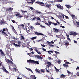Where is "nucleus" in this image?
<instances>
[{"mask_svg":"<svg viewBox=\"0 0 79 79\" xmlns=\"http://www.w3.org/2000/svg\"><path fill=\"white\" fill-rule=\"evenodd\" d=\"M27 62L29 63H33V64H39V61H35L32 60H27Z\"/></svg>","mask_w":79,"mask_h":79,"instance_id":"obj_1","label":"nucleus"},{"mask_svg":"<svg viewBox=\"0 0 79 79\" xmlns=\"http://www.w3.org/2000/svg\"><path fill=\"white\" fill-rule=\"evenodd\" d=\"M5 60L7 62V63H10L11 64H14L11 61L7 58L5 59Z\"/></svg>","mask_w":79,"mask_h":79,"instance_id":"obj_2","label":"nucleus"},{"mask_svg":"<svg viewBox=\"0 0 79 79\" xmlns=\"http://www.w3.org/2000/svg\"><path fill=\"white\" fill-rule=\"evenodd\" d=\"M34 50L37 52V53L39 54V55H41V53H42V51L40 52L39 51H39L37 50V48L35 47Z\"/></svg>","mask_w":79,"mask_h":79,"instance_id":"obj_3","label":"nucleus"},{"mask_svg":"<svg viewBox=\"0 0 79 79\" xmlns=\"http://www.w3.org/2000/svg\"><path fill=\"white\" fill-rule=\"evenodd\" d=\"M35 34L38 36H39V35H44V34L41 33H39L38 32H35Z\"/></svg>","mask_w":79,"mask_h":79,"instance_id":"obj_4","label":"nucleus"},{"mask_svg":"<svg viewBox=\"0 0 79 79\" xmlns=\"http://www.w3.org/2000/svg\"><path fill=\"white\" fill-rule=\"evenodd\" d=\"M70 35H73L74 36H75L77 35V33L75 32H70Z\"/></svg>","mask_w":79,"mask_h":79,"instance_id":"obj_5","label":"nucleus"},{"mask_svg":"<svg viewBox=\"0 0 79 79\" xmlns=\"http://www.w3.org/2000/svg\"><path fill=\"white\" fill-rule=\"evenodd\" d=\"M47 65L46 66H47V68H49L50 66V65H52V64L51 63V62H47Z\"/></svg>","mask_w":79,"mask_h":79,"instance_id":"obj_6","label":"nucleus"},{"mask_svg":"<svg viewBox=\"0 0 79 79\" xmlns=\"http://www.w3.org/2000/svg\"><path fill=\"white\" fill-rule=\"evenodd\" d=\"M53 31H55V32L56 33H58L59 32V31L58 30V29L55 28H53Z\"/></svg>","mask_w":79,"mask_h":79,"instance_id":"obj_7","label":"nucleus"},{"mask_svg":"<svg viewBox=\"0 0 79 79\" xmlns=\"http://www.w3.org/2000/svg\"><path fill=\"white\" fill-rule=\"evenodd\" d=\"M57 7L58 8H59V9H60L61 10H63V7L62 6H60V5H57Z\"/></svg>","mask_w":79,"mask_h":79,"instance_id":"obj_8","label":"nucleus"},{"mask_svg":"<svg viewBox=\"0 0 79 79\" xmlns=\"http://www.w3.org/2000/svg\"><path fill=\"white\" fill-rule=\"evenodd\" d=\"M12 44L13 45L15 46V47H20V45H17L15 43H14V44Z\"/></svg>","mask_w":79,"mask_h":79,"instance_id":"obj_9","label":"nucleus"},{"mask_svg":"<svg viewBox=\"0 0 79 79\" xmlns=\"http://www.w3.org/2000/svg\"><path fill=\"white\" fill-rule=\"evenodd\" d=\"M60 77L63 78V79H66V75H64L63 74H62L60 75Z\"/></svg>","mask_w":79,"mask_h":79,"instance_id":"obj_10","label":"nucleus"},{"mask_svg":"<svg viewBox=\"0 0 79 79\" xmlns=\"http://www.w3.org/2000/svg\"><path fill=\"white\" fill-rule=\"evenodd\" d=\"M35 3H37V4H39V5H40V4H43V5H44V4L41 2L37 1L35 2Z\"/></svg>","mask_w":79,"mask_h":79,"instance_id":"obj_11","label":"nucleus"},{"mask_svg":"<svg viewBox=\"0 0 79 79\" xmlns=\"http://www.w3.org/2000/svg\"><path fill=\"white\" fill-rule=\"evenodd\" d=\"M13 10V8H8L6 10V11H9V12H10V11L11 10Z\"/></svg>","mask_w":79,"mask_h":79,"instance_id":"obj_12","label":"nucleus"},{"mask_svg":"<svg viewBox=\"0 0 79 79\" xmlns=\"http://www.w3.org/2000/svg\"><path fill=\"white\" fill-rule=\"evenodd\" d=\"M0 52H1V54L2 55V56H5V54H4L3 51H2V50L1 49L0 50Z\"/></svg>","mask_w":79,"mask_h":79,"instance_id":"obj_13","label":"nucleus"},{"mask_svg":"<svg viewBox=\"0 0 79 79\" xmlns=\"http://www.w3.org/2000/svg\"><path fill=\"white\" fill-rule=\"evenodd\" d=\"M51 4L48 5L47 4L45 6H46V7H47V8H50L51 7Z\"/></svg>","mask_w":79,"mask_h":79,"instance_id":"obj_14","label":"nucleus"},{"mask_svg":"<svg viewBox=\"0 0 79 79\" xmlns=\"http://www.w3.org/2000/svg\"><path fill=\"white\" fill-rule=\"evenodd\" d=\"M15 16H18L19 18H21L22 16H21V14H17L15 15Z\"/></svg>","mask_w":79,"mask_h":79,"instance_id":"obj_15","label":"nucleus"},{"mask_svg":"<svg viewBox=\"0 0 79 79\" xmlns=\"http://www.w3.org/2000/svg\"><path fill=\"white\" fill-rule=\"evenodd\" d=\"M64 43L65 44V45L66 46H68V45H69V43L68 41H65L64 42Z\"/></svg>","mask_w":79,"mask_h":79,"instance_id":"obj_16","label":"nucleus"},{"mask_svg":"<svg viewBox=\"0 0 79 79\" xmlns=\"http://www.w3.org/2000/svg\"><path fill=\"white\" fill-rule=\"evenodd\" d=\"M36 18H37L36 17H34L33 18V19H30V21H35V20L36 19Z\"/></svg>","mask_w":79,"mask_h":79,"instance_id":"obj_17","label":"nucleus"},{"mask_svg":"<svg viewBox=\"0 0 79 79\" xmlns=\"http://www.w3.org/2000/svg\"><path fill=\"white\" fill-rule=\"evenodd\" d=\"M31 40H35V39H37V37H34L32 38H30Z\"/></svg>","mask_w":79,"mask_h":79,"instance_id":"obj_18","label":"nucleus"},{"mask_svg":"<svg viewBox=\"0 0 79 79\" xmlns=\"http://www.w3.org/2000/svg\"><path fill=\"white\" fill-rule=\"evenodd\" d=\"M31 0L32 2H28V3H32V4H33V3H34V2H35V0Z\"/></svg>","mask_w":79,"mask_h":79,"instance_id":"obj_19","label":"nucleus"},{"mask_svg":"<svg viewBox=\"0 0 79 79\" xmlns=\"http://www.w3.org/2000/svg\"><path fill=\"white\" fill-rule=\"evenodd\" d=\"M65 6L68 8H71V6H70L69 5H66Z\"/></svg>","mask_w":79,"mask_h":79,"instance_id":"obj_20","label":"nucleus"},{"mask_svg":"<svg viewBox=\"0 0 79 79\" xmlns=\"http://www.w3.org/2000/svg\"><path fill=\"white\" fill-rule=\"evenodd\" d=\"M21 38L20 39V40H24L25 39H24V36L23 35H21Z\"/></svg>","mask_w":79,"mask_h":79,"instance_id":"obj_21","label":"nucleus"},{"mask_svg":"<svg viewBox=\"0 0 79 79\" xmlns=\"http://www.w3.org/2000/svg\"><path fill=\"white\" fill-rule=\"evenodd\" d=\"M35 56V57H37V58H38V59H40V56H39V55H36Z\"/></svg>","mask_w":79,"mask_h":79,"instance_id":"obj_22","label":"nucleus"},{"mask_svg":"<svg viewBox=\"0 0 79 79\" xmlns=\"http://www.w3.org/2000/svg\"><path fill=\"white\" fill-rule=\"evenodd\" d=\"M35 56V57H37V58H38V59H40V56H39V55H36Z\"/></svg>","mask_w":79,"mask_h":79,"instance_id":"obj_23","label":"nucleus"},{"mask_svg":"<svg viewBox=\"0 0 79 79\" xmlns=\"http://www.w3.org/2000/svg\"><path fill=\"white\" fill-rule=\"evenodd\" d=\"M26 69H27L28 71H31V72L32 73H33V71H32V70L31 69H30L27 68H26Z\"/></svg>","mask_w":79,"mask_h":79,"instance_id":"obj_24","label":"nucleus"},{"mask_svg":"<svg viewBox=\"0 0 79 79\" xmlns=\"http://www.w3.org/2000/svg\"><path fill=\"white\" fill-rule=\"evenodd\" d=\"M47 52H48V53H49L50 54H51V53H50V52L51 53H53V51H47Z\"/></svg>","mask_w":79,"mask_h":79,"instance_id":"obj_25","label":"nucleus"},{"mask_svg":"<svg viewBox=\"0 0 79 79\" xmlns=\"http://www.w3.org/2000/svg\"><path fill=\"white\" fill-rule=\"evenodd\" d=\"M12 21L13 23H14V24H17L18 23V22H16L14 20H12Z\"/></svg>","mask_w":79,"mask_h":79,"instance_id":"obj_26","label":"nucleus"},{"mask_svg":"<svg viewBox=\"0 0 79 79\" xmlns=\"http://www.w3.org/2000/svg\"><path fill=\"white\" fill-rule=\"evenodd\" d=\"M31 77H33V79H37V77H35V75H32L31 76Z\"/></svg>","mask_w":79,"mask_h":79,"instance_id":"obj_27","label":"nucleus"},{"mask_svg":"<svg viewBox=\"0 0 79 79\" xmlns=\"http://www.w3.org/2000/svg\"><path fill=\"white\" fill-rule=\"evenodd\" d=\"M63 66L64 67H65V68H67V67H68V65H67L65 64H63Z\"/></svg>","mask_w":79,"mask_h":79,"instance_id":"obj_28","label":"nucleus"},{"mask_svg":"<svg viewBox=\"0 0 79 79\" xmlns=\"http://www.w3.org/2000/svg\"><path fill=\"white\" fill-rule=\"evenodd\" d=\"M30 29H32V30H34V29H35L34 27L32 26H31L30 27Z\"/></svg>","mask_w":79,"mask_h":79,"instance_id":"obj_29","label":"nucleus"},{"mask_svg":"<svg viewBox=\"0 0 79 79\" xmlns=\"http://www.w3.org/2000/svg\"><path fill=\"white\" fill-rule=\"evenodd\" d=\"M55 69L56 70V72H58L59 71V69H58L57 68H56V67H55Z\"/></svg>","mask_w":79,"mask_h":79,"instance_id":"obj_30","label":"nucleus"},{"mask_svg":"<svg viewBox=\"0 0 79 79\" xmlns=\"http://www.w3.org/2000/svg\"><path fill=\"white\" fill-rule=\"evenodd\" d=\"M36 19L38 20V21H40V19L39 17H36Z\"/></svg>","mask_w":79,"mask_h":79,"instance_id":"obj_31","label":"nucleus"},{"mask_svg":"<svg viewBox=\"0 0 79 79\" xmlns=\"http://www.w3.org/2000/svg\"><path fill=\"white\" fill-rule=\"evenodd\" d=\"M3 23H4L3 21H2L0 22V24H1V25H2L3 24Z\"/></svg>","mask_w":79,"mask_h":79,"instance_id":"obj_32","label":"nucleus"},{"mask_svg":"<svg viewBox=\"0 0 79 79\" xmlns=\"http://www.w3.org/2000/svg\"><path fill=\"white\" fill-rule=\"evenodd\" d=\"M67 72L69 74H71V72H70L69 71L67 70Z\"/></svg>","mask_w":79,"mask_h":79,"instance_id":"obj_33","label":"nucleus"},{"mask_svg":"<svg viewBox=\"0 0 79 79\" xmlns=\"http://www.w3.org/2000/svg\"><path fill=\"white\" fill-rule=\"evenodd\" d=\"M35 71H36L37 72H38V73H40V71H39L38 69H36Z\"/></svg>","mask_w":79,"mask_h":79,"instance_id":"obj_34","label":"nucleus"},{"mask_svg":"<svg viewBox=\"0 0 79 79\" xmlns=\"http://www.w3.org/2000/svg\"><path fill=\"white\" fill-rule=\"evenodd\" d=\"M62 18H63V19H64V16H65V15H64L63 14H62Z\"/></svg>","mask_w":79,"mask_h":79,"instance_id":"obj_35","label":"nucleus"},{"mask_svg":"<svg viewBox=\"0 0 79 79\" xmlns=\"http://www.w3.org/2000/svg\"><path fill=\"white\" fill-rule=\"evenodd\" d=\"M35 13H39V14L41 13V12H39V11H38V10L36 11L35 12Z\"/></svg>","mask_w":79,"mask_h":79,"instance_id":"obj_36","label":"nucleus"},{"mask_svg":"<svg viewBox=\"0 0 79 79\" xmlns=\"http://www.w3.org/2000/svg\"><path fill=\"white\" fill-rule=\"evenodd\" d=\"M17 43L19 45L21 44V41H18Z\"/></svg>","mask_w":79,"mask_h":79,"instance_id":"obj_37","label":"nucleus"},{"mask_svg":"<svg viewBox=\"0 0 79 79\" xmlns=\"http://www.w3.org/2000/svg\"><path fill=\"white\" fill-rule=\"evenodd\" d=\"M11 44V45H13V44H14V41L12 40L10 41Z\"/></svg>","mask_w":79,"mask_h":79,"instance_id":"obj_38","label":"nucleus"},{"mask_svg":"<svg viewBox=\"0 0 79 79\" xmlns=\"http://www.w3.org/2000/svg\"><path fill=\"white\" fill-rule=\"evenodd\" d=\"M63 1V0H57V2L58 3H59V2H61Z\"/></svg>","mask_w":79,"mask_h":79,"instance_id":"obj_39","label":"nucleus"},{"mask_svg":"<svg viewBox=\"0 0 79 79\" xmlns=\"http://www.w3.org/2000/svg\"><path fill=\"white\" fill-rule=\"evenodd\" d=\"M30 53H27L28 55H29L30 57H32V55H31Z\"/></svg>","mask_w":79,"mask_h":79,"instance_id":"obj_40","label":"nucleus"},{"mask_svg":"<svg viewBox=\"0 0 79 79\" xmlns=\"http://www.w3.org/2000/svg\"><path fill=\"white\" fill-rule=\"evenodd\" d=\"M35 25H36V26L37 25H40V23H39L38 22H37L35 23Z\"/></svg>","mask_w":79,"mask_h":79,"instance_id":"obj_41","label":"nucleus"},{"mask_svg":"<svg viewBox=\"0 0 79 79\" xmlns=\"http://www.w3.org/2000/svg\"><path fill=\"white\" fill-rule=\"evenodd\" d=\"M65 18H66V19H68L69 18L68 16L65 15Z\"/></svg>","mask_w":79,"mask_h":79,"instance_id":"obj_42","label":"nucleus"},{"mask_svg":"<svg viewBox=\"0 0 79 79\" xmlns=\"http://www.w3.org/2000/svg\"><path fill=\"white\" fill-rule=\"evenodd\" d=\"M76 71H77V70H79V66H77V67L76 68Z\"/></svg>","mask_w":79,"mask_h":79,"instance_id":"obj_43","label":"nucleus"},{"mask_svg":"<svg viewBox=\"0 0 79 79\" xmlns=\"http://www.w3.org/2000/svg\"><path fill=\"white\" fill-rule=\"evenodd\" d=\"M65 64H70V63H69V62H65Z\"/></svg>","mask_w":79,"mask_h":79,"instance_id":"obj_44","label":"nucleus"},{"mask_svg":"<svg viewBox=\"0 0 79 79\" xmlns=\"http://www.w3.org/2000/svg\"><path fill=\"white\" fill-rule=\"evenodd\" d=\"M4 35H5L6 37L7 36H8V34L6 33H5V34H4Z\"/></svg>","mask_w":79,"mask_h":79,"instance_id":"obj_45","label":"nucleus"},{"mask_svg":"<svg viewBox=\"0 0 79 79\" xmlns=\"http://www.w3.org/2000/svg\"><path fill=\"white\" fill-rule=\"evenodd\" d=\"M42 50H43V51H44L45 52H47V50H46V49H45L44 48H43L42 49Z\"/></svg>","mask_w":79,"mask_h":79,"instance_id":"obj_46","label":"nucleus"},{"mask_svg":"<svg viewBox=\"0 0 79 79\" xmlns=\"http://www.w3.org/2000/svg\"><path fill=\"white\" fill-rule=\"evenodd\" d=\"M54 52H55V53H56V54H57V53H60L59 52H58L57 51H55Z\"/></svg>","mask_w":79,"mask_h":79,"instance_id":"obj_47","label":"nucleus"},{"mask_svg":"<svg viewBox=\"0 0 79 79\" xmlns=\"http://www.w3.org/2000/svg\"><path fill=\"white\" fill-rule=\"evenodd\" d=\"M41 46H42L43 47H45V45L44 44H41Z\"/></svg>","mask_w":79,"mask_h":79,"instance_id":"obj_48","label":"nucleus"},{"mask_svg":"<svg viewBox=\"0 0 79 79\" xmlns=\"http://www.w3.org/2000/svg\"><path fill=\"white\" fill-rule=\"evenodd\" d=\"M76 23H77V26H79V22H76Z\"/></svg>","mask_w":79,"mask_h":79,"instance_id":"obj_49","label":"nucleus"},{"mask_svg":"<svg viewBox=\"0 0 79 79\" xmlns=\"http://www.w3.org/2000/svg\"><path fill=\"white\" fill-rule=\"evenodd\" d=\"M53 24L54 26H56V25H57V23H54Z\"/></svg>","mask_w":79,"mask_h":79,"instance_id":"obj_50","label":"nucleus"},{"mask_svg":"<svg viewBox=\"0 0 79 79\" xmlns=\"http://www.w3.org/2000/svg\"><path fill=\"white\" fill-rule=\"evenodd\" d=\"M21 12H22L23 13H26V12H27V11H23V10H21Z\"/></svg>","mask_w":79,"mask_h":79,"instance_id":"obj_51","label":"nucleus"},{"mask_svg":"<svg viewBox=\"0 0 79 79\" xmlns=\"http://www.w3.org/2000/svg\"><path fill=\"white\" fill-rule=\"evenodd\" d=\"M60 27H62V28H63L64 29L65 28V27L64 26H61Z\"/></svg>","mask_w":79,"mask_h":79,"instance_id":"obj_52","label":"nucleus"},{"mask_svg":"<svg viewBox=\"0 0 79 79\" xmlns=\"http://www.w3.org/2000/svg\"><path fill=\"white\" fill-rule=\"evenodd\" d=\"M11 28L12 30H15V28H14L13 26H11Z\"/></svg>","mask_w":79,"mask_h":79,"instance_id":"obj_53","label":"nucleus"},{"mask_svg":"<svg viewBox=\"0 0 79 79\" xmlns=\"http://www.w3.org/2000/svg\"><path fill=\"white\" fill-rule=\"evenodd\" d=\"M40 26H41V27H43V28H45V27L44 26H43L42 25H40Z\"/></svg>","mask_w":79,"mask_h":79,"instance_id":"obj_54","label":"nucleus"},{"mask_svg":"<svg viewBox=\"0 0 79 79\" xmlns=\"http://www.w3.org/2000/svg\"><path fill=\"white\" fill-rule=\"evenodd\" d=\"M42 40H37V42H41V41H42Z\"/></svg>","mask_w":79,"mask_h":79,"instance_id":"obj_55","label":"nucleus"},{"mask_svg":"<svg viewBox=\"0 0 79 79\" xmlns=\"http://www.w3.org/2000/svg\"><path fill=\"white\" fill-rule=\"evenodd\" d=\"M77 76H79V72H77L76 74Z\"/></svg>","mask_w":79,"mask_h":79,"instance_id":"obj_56","label":"nucleus"},{"mask_svg":"<svg viewBox=\"0 0 79 79\" xmlns=\"http://www.w3.org/2000/svg\"><path fill=\"white\" fill-rule=\"evenodd\" d=\"M3 69L4 71H5L6 70V69H5V67H3Z\"/></svg>","mask_w":79,"mask_h":79,"instance_id":"obj_57","label":"nucleus"},{"mask_svg":"<svg viewBox=\"0 0 79 79\" xmlns=\"http://www.w3.org/2000/svg\"><path fill=\"white\" fill-rule=\"evenodd\" d=\"M30 9H31V10H33L34 9V8H33V7H29Z\"/></svg>","mask_w":79,"mask_h":79,"instance_id":"obj_58","label":"nucleus"},{"mask_svg":"<svg viewBox=\"0 0 79 79\" xmlns=\"http://www.w3.org/2000/svg\"><path fill=\"white\" fill-rule=\"evenodd\" d=\"M26 19H28V18H29V16H26L25 17Z\"/></svg>","mask_w":79,"mask_h":79,"instance_id":"obj_59","label":"nucleus"},{"mask_svg":"<svg viewBox=\"0 0 79 79\" xmlns=\"http://www.w3.org/2000/svg\"><path fill=\"white\" fill-rule=\"evenodd\" d=\"M41 72L44 73V72H45V70L44 69H42V70H41Z\"/></svg>","mask_w":79,"mask_h":79,"instance_id":"obj_60","label":"nucleus"},{"mask_svg":"<svg viewBox=\"0 0 79 79\" xmlns=\"http://www.w3.org/2000/svg\"><path fill=\"white\" fill-rule=\"evenodd\" d=\"M45 24H46V25H47V26H49V24H48V23H44Z\"/></svg>","mask_w":79,"mask_h":79,"instance_id":"obj_61","label":"nucleus"},{"mask_svg":"<svg viewBox=\"0 0 79 79\" xmlns=\"http://www.w3.org/2000/svg\"><path fill=\"white\" fill-rule=\"evenodd\" d=\"M29 50H30V51H32V50H33V49L32 48H29Z\"/></svg>","mask_w":79,"mask_h":79,"instance_id":"obj_62","label":"nucleus"},{"mask_svg":"<svg viewBox=\"0 0 79 79\" xmlns=\"http://www.w3.org/2000/svg\"><path fill=\"white\" fill-rule=\"evenodd\" d=\"M74 16H75L73 14L71 15V16H72V18H73L74 17Z\"/></svg>","mask_w":79,"mask_h":79,"instance_id":"obj_63","label":"nucleus"},{"mask_svg":"<svg viewBox=\"0 0 79 79\" xmlns=\"http://www.w3.org/2000/svg\"><path fill=\"white\" fill-rule=\"evenodd\" d=\"M46 71L47 72V73H50V71H48V70H46Z\"/></svg>","mask_w":79,"mask_h":79,"instance_id":"obj_64","label":"nucleus"}]
</instances>
